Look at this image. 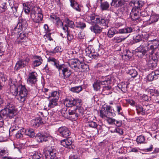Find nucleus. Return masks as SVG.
I'll use <instances>...</instances> for the list:
<instances>
[{
    "mask_svg": "<svg viewBox=\"0 0 159 159\" xmlns=\"http://www.w3.org/2000/svg\"><path fill=\"white\" fill-rule=\"evenodd\" d=\"M32 65L35 67L40 66L43 62V59L39 56L34 55L33 58Z\"/></svg>",
    "mask_w": 159,
    "mask_h": 159,
    "instance_id": "19",
    "label": "nucleus"
},
{
    "mask_svg": "<svg viewBox=\"0 0 159 159\" xmlns=\"http://www.w3.org/2000/svg\"><path fill=\"white\" fill-rule=\"evenodd\" d=\"M114 132L117 133L121 135L123 133L122 129L118 127L115 129L114 130Z\"/></svg>",
    "mask_w": 159,
    "mask_h": 159,
    "instance_id": "60",
    "label": "nucleus"
},
{
    "mask_svg": "<svg viewBox=\"0 0 159 159\" xmlns=\"http://www.w3.org/2000/svg\"><path fill=\"white\" fill-rule=\"evenodd\" d=\"M56 153V151L54 149L51 148H46L44 151L45 159H53Z\"/></svg>",
    "mask_w": 159,
    "mask_h": 159,
    "instance_id": "14",
    "label": "nucleus"
},
{
    "mask_svg": "<svg viewBox=\"0 0 159 159\" xmlns=\"http://www.w3.org/2000/svg\"><path fill=\"white\" fill-rule=\"evenodd\" d=\"M48 61L57 70L59 75L61 78L66 80L71 75V70L69 69L67 64L65 63L60 64L57 59L52 57H50L48 59Z\"/></svg>",
    "mask_w": 159,
    "mask_h": 159,
    "instance_id": "2",
    "label": "nucleus"
},
{
    "mask_svg": "<svg viewBox=\"0 0 159 159\" xmlns=\"http://www.w3.org/2000/svg\"><path fill=\"white\" fill-rule=\"evenodd\" d=\"M128 73L132 77L135 78L138 75L137 71L134 69H130L128 70Z\"/></svg>",
    "mask_w": 159,
    "mask_h": 159,
    "instance_id": "43",
    "label": "nucleus"
},
{
    "mask_svg": "<svg viewBox=\"0 0 159 159\" xmlns=\"http://www.w3.org/2000/svg\"><path fill=\"white\" fill-rule=\"evenodd\" d=\"M143 99L145 101H148L151 100L150 97H149L146 95L143 94L142 96Z\"/></svg>",
    "mask_w": 159,
    "mask_h": 159,
    "instance_id": "61",
    "label": "nucleus"
},
{
    "mask_svg": "<svg viewBox=\"0 0 159 159\" xmlns=\"http://www.w3.org/2000/svg\"><path fill=\"white\" fill-rule=\"evenodd\" d=\"M151 105H152L151 104H142V105L136 104L135 105V107L137 114L144 116L150 113L151 111Z\"/></svg>",
    "mask_w": 159,
    "mask_h": 159,
    "instance_id": "9",
    "label": "nucleus"
},
{
    "mask_svg": "<svg viewBox=\"0 0 159 159\" xmlns=\"http://www.w3.org/2000/svg\"><path fill=\"white\" fill-rule=\"evenodd\" d=\"M55 21L56 22V24L58 27L59 26L61 27V25H63V23L60 20L59 17Z\"/></svg>",
    "mask_w": 159,
    "mask_h": 159,
    "instance_id": "57",
    "label": "nucleus"
},
{
    "mask_svg": "<svg viewBox=\"0 0 159 159\" xmlns=\"http://www.w3.org/2000/svg\"><path fill=\"white\" fill-rule=\"evenodd\" d=\"M43 124V122L41 118L40 117L32 120L31 121V125L34 128H37Z\"/></svg>",
    "mask_w": 159,
    "mask_h": 159,
    "instance_id": "21",
    "label": "nucleus"
},
{
    "mask_svg": "<svg viewBox=\"0 0 159 159\" xmlns=\"http://www.w3.org/2000/svg\"><path fill=\"white\" fill-rule=\"evenodd\" d=\"M18 23L23 28V30H25L28 26L27 21L25 19L19 18L18 20Z\"/></svg>",
    "mask_w": 159,
    "mask_h": 159,
    "instance_id": "31",
    "label": "nucleus"
},
{
    "mask_svg": "<svg viewBox=\"0 0 159 159\" xmlns=\"http://www.w3.org/2000/svg\"><path fill=\"white\" fill-rule=\"evenodd\" d=\"M50 98L53 97V98H56L59 99V93L57 91H54L50 92Z\"/></svg>",
    "mask_w": 159,
    "mask_h": 159,
    "instance_id": "44",
    "label": "nucleus"
},
{
    "mask_svg": "<svg viewBox=\"0 0 159 159\" xmlns=\"http://www.w3.org/2000/svg\"><path fill=\"white\" fill-rule=\"evenodd\" d=\"M99 25L96 24L90 27V29L95 34H98L101 33L102 30V28L99 26Z\"/></svg>",
    "mask_w": 159,
    "mask_h": 159,
    "instance_id": "27",
    "label": "nucleus"
},
{
    "mask_svg": "<svg viewBox=\"0 0 159 159\" xmlns=\"http://www.w3.org/2000/svg\"><path fill=\"white\" fill-rule=\"evenodd\" d=\"M94 117L93 116H89L85 118V121L87 126L90 127L96 128L97 126V124L96 122L93 121Z\"/></svg>",
    "mask_w": 159,
    "mask_h": 159,
    "instance_id": "18",
    "label": "nucleus"
},
{
    "mask_svg": "<svg viewBox=\"0 0 159 159\" xmlns=\"http://www.w3.org/2000/svg\"><path fill=\"white\" fill-rule=\"evenodd\" d=\"M129 84V82H122L118 84L117 87L120 89L123 93H125L128 91Z\"/></svg>",
    "mask_w": 159,
    "mask_h": 159,
    "instance_id": "22",
    "label": "nucleus"
},
{
    "mask_svg": "<svg viewBox=\"0 0 159 159\" xmlns=\"http://www.w3.org/2000/svg\"><path fill=\"white\" fill-rule=\"evenodd\" d=\"M24 133L31 138H33L35 137L34 131L32 129H25Z\"/></svg>",
    "mask_w": 159,
    "mask_h": 159,
    "instance_id": "30",
    "label": "nucleus"
},
{
    "mask_svg": "<svg viewBox=\"0 0 159 159\" xmlns=\"http://www.w3.org/2000/svg\"><path fill=\"white\" fill-rule=\"evenodd\" d=\"M158 42L156 41H154L153 45H151L150 47L149 50L150 51L149 54L152 55L154 52L157 50L158 46Z\"/></svg>",
    "mask_w": 159,
    "mask_h": 159,
    "instance_id": "26",
    "label": "nucleus"
},
{
    "mask_svg": "<svg viewBox=\"0 0 159 159\" xmlns=\"http://www.w3.org/2000/svg\"><path fill=\"white\" fill-rule=\"evenodd\" d=\"M33 159H43V155L39 152L35 153L32 156Z\"/></svg>",
    "mask_w": 159,
    "mask_h": 159,
    "instance_id": "47",
    "label": "nucleus"
},
{
    "mask_svg": "<svg viewBox=\"0 0 159 159\" xmlns=\"http://www.w3.org/2000/svg\"><path fill=\"white\" fill-rule=\"evenodd\" d=\"M26 66L22 60H20L17 61L15 67V69L16 70H18L21 68L24 67Z\"/></svg>",
    "mask_w": 159,
    "mask_h": 159,
    "instance_id": "32",
    "label": "nucleus"
},
{
    "mask_svg": "<svg viewBox=\"0 0 159 159\" xmlns=\"http://www.w3.org/2000/svg\"><path fill=\"white\" fill-rule=\"evenodd\" d=\"M134 39L136 43L139 42L140 41L144 40H143V35L142 34H138L135 37H134Z\"/></svg>",
    "mask_w": 159,
    "mask_h": 159,
    "instance_id": "46",
    "label": "nucleus"
},
{
    "mask_svg": "<svg viewBox=\"0 0 159 159\" xmlns=\"http://www.w3.org/2000/svg\"><path fill=\"white\" fill-rule=\"evenodd\" d=\"M100 7L102 10H108L110 5L107 2H100Z\"/></svg>",
    "mask_w": 159,
    "mask_h": 159,
    "instance_id": "35",
    "label": "nucleus"
},
{
    "mask_svg": "<svg viewBox=\"0 0 159 159\" xmlns=\"http://www.w3.org/2000/svg\"><path fill=\"white\" fill-rule=\"evenodd\" d=\"M66 146L69 145L70 144H72V141L71 140L70 138H66Z\"/></svg>",
    "mask_w": 159,
    "mask_h": 159,
    "instance_id": "64",
    "label": "nucleus"
},
{
    "mask_svg": "<svg viewBox=\"0 0 159 159\" xmlns=\"http://www.w3.org/2000/svg\"><path fill=\"white\" fill-rule=\"evenodd\" d=\"M62 51V49L60 46H57L53 50H50L48 51V53L50 55H52L53 54H56L61 52Z\"/></svg>",
    "mask_w": 159,
    "mask_h": 159,
    "instance_id": "33",
    "label": "nucleus"
},
{
    "mask_svg": "<svg viewBox=\"0 0 159 159\" xmlns=\"http://www.w3.org/2000/svg\"><path fill=\"white\" fill-rule=\"evenodd\" d=\"M71 6L76 11L78 12L81 11L80 5L77 2L74 0H70Z\"/></svg>",
    "mask_w": 159,
    "mask_h": 159,
    "instance_id": "28",
    "label": "nucleus"
},
{
    "mask_svg": "<svg viewBox=\"0 0 159 159\" xmlns=\"http://www.w3.org/2000/svg\"><path fill=\"white\" fill-rule=\"evenodd\" d=\"M154 74L153 72H152L151 73L149 74L147 76L148 80L149 81H152L154 79H157V78L155 77Z\"/></svg>",
    "mask_w": 159,
    "mask_h": 159,
    "instance_id": "49",
    "label": "nucleus"
},
{
    "mask_svg": "<svg viewBox=\"0 0 159 159\" xmlns=\"http://www.w3.org/2000/svg\"><path fill=\"white\" fill-rule=\"evenodd\" d=\"M99 56V55L97 53H95L94 52H93L90 57H91L95 59H97V58Z\"/></svg>",
    "mask_w": 159,
    "mask_h": 159,
    "instance_id": "62",
    "label": "nucleus"
},
{
    "mask_svg": "<svg viewBox=\"0 0 159 159\" xmlns=\"http://www.w3.org/2000/svg\"><path fill=\"white\" fill-rule=\"evenodd\" d=\"M137 1L138 0H131L130 1L129 3V5L133 7V8H135L136 7Z\"/></svg>",
    "mask_w": 159,
    "mask_h": 159,
    "instance_id": "58",
    "label": "nucleus"
},
{
    "mask_svg": "<svg viewBox=\"0 0 159 159\" xmlns=\"http://www.w3.org/2000/svg\"><path fill=\"white\" fill-rule=\"evenodd\" d=\"M41 8L38 7H34L31 9L30 17L32 20L35 23H40L43 20V14Z\"/></svg>",
    "mask_w": 159,
    "mask_h": 159,
    "instance_id": "7",
    "label": "nucleus"
},
{
    "mask_svg": "<svg viewBox=\"0 0 159 159\" xmlns=\"http://www.w3.org/2000/svg\"><path fill=\"white\" fill-rule=\"evenodd\" d=\"M78 70L81 71H85L87 70V69L88 68V65L82 62L80 63L79 67Z\"/></svg>",
    "mask_w": 159,
    "mask_h": 159,
    "instance_id": "34",
    "label": "nucleus"
},
{
    "mask_svg": "<svg viewBox=\"0 0 159 159\" xmlns=\"http://www.w3.org/2000/svg\"><path fill=\"white\" fill-rule=\"evenodd\" d=\"M101 84L108 85L110 84L111 82V78L110 76H102L99 79Z\"/></svg>",
    "mask_w": 159,
    "mask_h": 159,
    "instance_id": "23",
    "label": "nucleus"
},
{
    "mask_svg": "<svg viewBox=\"0 0 159 159\" xmlns=\"http://www.w3.org/2000/svg\"><path fill=\"white\" fill-rule=\"evenodd\" d=\"M85 51L86 56L90 57L93 52V51L91 49V48H90L89 47L85 49Z\"/></svg>",
    "mask_w": 159,
    "mask_h": 159,
    "instance_id": "53",
    "label": "nucleus"
},
{
    "mask_svg": "<svg viewBox=\"0 0 159 159\" xmlns=\"http://www.w3.org/2000/svg\"><path fill=\"white\" fill-rule=\"evenodd\" d=\"M35 138L39 143L47 141L49 138L47 135H45L40 133L37 134Z\"/></svg>",
    "mask_w": 159,
    "mask_h": 159,
    "instance_id": "17",
    "label": "nucleus"
},
{
    "mask_svg": "<svg viewBox=\"0 0 159 159\" xmlns=\"http://www.w3.org/2000/svg\"><path fill=\"white\" fill-rule=\"evenodd\" d=\"M37 76L38 75L37 73L35 71L30 73L28 75L27 81L31 84H34L37 81Z\"/></svg>",
    "mask_w": 159,
    "mask_h": 159,
    "instance_id": "16",
    "label": "nucleus"
},
{
    "mask_svg": "<svg viewBox=\"0 0 159 159\" xmlns=\"http://www.w3.org/2000/svg\"><path fill=\"white\" fill-rule=\"evenodd\" d=\"M66 22L68 26L71 28H73L75 26L74 21L70 20L69 19H67L66 20Z\"/></svg>",
    "mask_w": 159,
    "mask_h": 159,
    "instance_id": "48",
    "label": "nucleus"
},
{
    "mask_svg": "<svg viewBox=\"0 0 159 159\" xmlns=\"http://www.w3.org/2000/svg\"><path fill=\"white\" fill-rule=\"evenodd\" d=\"M58 134L60 136L67 138L70 135L71 133L69 129L66 126H61L58 129Z\"/></svg>",
    "mask_w": 159,
    "mask_h": 159,
    "instance_id": "13",
    "label": "nucleus"
},
{
    "mask_svg": "<svg viewBox=\"0 0 159 159\" xmlns=\"http://www.w3.org/2000/svg\"><path fill=\"white\" fill-rule=\"evenodd\" d=\"M67 39L68 40L70 41L74 38L73 35L70 34L69 32H67Z\"/></svg>",
    "mask_w": 159,
    "mask_h": 159,
    "instance_id": "63",
    "label": "nucleus"
},
{
    "mask_svg": "<svg viewBox=\"0 0 159 159\" xmlns=\"http://www.w3.org/2000/svg\"><path fill=\"white\" fill-rule=\"evenodd\" d=\"M69 159H81L78 153H73L69 157Z\"/></svg>",
    "mask_w": 159,
    "mask_h": 159,
    "instance_id": "50",
    "label": "nucleus"
},
{
    "mask_svg": "<svg viewBox=\"0 0 159 159\" xmlns=\"http://www.w3.org/2000/svg\"><path fill=\"white\" fill-rule=\"evenodd\" d=\"M145 4L144 2L142 0H138L135 8H132L130 13V16L132 21L137 23L142 21L140 17V11L142 9Z\"/></svg>",
    "mask_w": 159,
    "mask_h": 159,
    "instance_id": "6",
    "label": "nucleus"
},
{
    "mask_svg": "<svg viewBox=\"0 0 159 159\" xmlns=\"http://www.w3.org/2000/svg\"><path fill=\"white\" fill-rule=\"evenodd\" d=\"M129 35L125 36L123 35L115 36L111 39V41L116 43H119L124 41Z\"/></svg>",
    "mask_w": 159,
    "mask_h": 159,
    "instance_id": "25",
    "label": "nucleus"
},
{
    "mask_svg": "<svg viewBox=\"0 0 159 159\" xmlns=\"http://www.w3.org/2000/svg\"><path fill=\"white\" fill-rule=\"evenodd\" d=\"M13 30L16 31L17 32H19L21 30H23V27L19 25L18 23L16 26L14 28Z\"/></svg>",
    "mask_w": 159,
    "mask_h": 159,
    "instance_id": "52",
    "label": "nucleus"
},
{
    "mask_svg": "<svg viewBox=\"0 0 159 159\" xmlns=\"http://www.w3.org/2000/svg\"><path fill=\"white\" fill-rule=\"evenodd\" d=\"M82 100L79 98H74L72 97H68L64 100L65 105L68 107H74V110L69 109L68 113L70 117L76 119L80 115H82L83 109L81 107Z\"/></svg>",
    "mask_w": 159,
    "mask_h": 159,
    "instance_id": "1",
    "label": "nucleus"
},
{
    "mask_svg": "<svg viewBox=\"0 0 159 159\" xmlns=\"http://www.w3.org/2000/svg\"><path fill=\"white\" fill-rule=\"evenodd\" d=\"M86 27V24L83 22L80 21L76 23V27L80 28L81 29H83Z\"/></svg>",
    "mask_w": 159,
    "mask_h": 159,
    "instance_id": "45",
    "label": "nucleus"
},
{
    "mask_svg": "<svg viewBox=\"0 0 159 159\" xmlns=\"http://www.w3.org/2000/svg\"><path fill=\"white\" fill-rule=\"evenodd\" d=\"M58 99L56 98H52L49 100L48 104V107L50 108L54 107L58 105Z\"/></svg>",
    "mask_w": 159,
    "mask_h": 159,
    "instance_id": "29",
    "label": "nucleus"
},
{
    "mask_svg": "<svg viewBox=\"0 0 159 159\" xmlns=\"http://www.w3.org/2000/svg\"><path fill=\"white\" fill-rule=\"evenodd\" d=\"M158 19V18L157 16L152 15L150 16L149 20L151 21V23L152 24L157 21Z\"/></svg>",
    "mask_w": 159,
    "mask_h": 159,
    "instance_id": "51",
    "label": "nucleus"
},
{
    "mask_svg": "<svg viewBox=\"0 0 159 159\" xmlns=\"http://www.w3.org/2000/svg\"><path fill=\"white\" fill-rule=\"evenodd\" d=\"M125 1L124 0H112L111 3V6H115L116 7H122L123 8H125Z\"/></svg>",
    "mask_w": 159,
    "mask_h": 159,
    "instance_id": "24",
    "label": "nucleus"
},
{
    "mask_svg": "<svg viewBox=\"0 0 159 159\" xmlns=\"http://www.w3.org/2000/svg\"><path fill=\"white\" fill-rule=\"evenodd\" d=\"M109 21V19L106 17L100 16L97 15L96 19L94 21V23L100 26H107Z\"/></svg>",
    "mask_w": 159,
    "mask_h": 159,
    "instance_id": "12",
    "label": "nucleus"
},
{
    "mask_svg": "<svg viewBox=\"0 0 159 159\" xmlns=\"http://www.w3.org/2000/svg\"><path fill=\"white\" fill-rule=\"evenodd\" d=\"M145 137L144 136L140 135L138 136L136 141L138 144L144 143L145 141Z\"/></svg>",
    "mask_w": 159,
    "mask_h": 159,
    "instance_id": "42",
    "label": "nucleus"
},
{
    "mask_svg": "<svg viewBox=\"0 0 159 159\" xmlns=\"http://www.w3.org/2000/svg\"><path fill=\"white\" fill-rule=\"evenodd\" d=\"M116 110L118 114L122 115L123 112L121 106L119 105H117L116 106Z\"/></svg>",
    "mask_w": 159,
    "mask_h": 159,
    "instance_id": "54",
    "label": "nucleus"
},
{
    "mask_svg": "<svg viewBox=\"0 0 159 159\" xmlns=\"http://www.w3.org/2000/svg\"><path fill=\"white\" fill-rule=\"evenodd\" d=\"M97 15L93 12L90 14H86L85 16V20L89 23H94V20H96Z\"/></svg>",
    "mask_w": 159,
    "mask_h": 159,
    "instance_id": "20",
    "label": "nucleus"
},
{
    "mask_svg": "<svg viewBox=\"0 0 159 159\" xmlns=\"http://www.w3.org/2000/svg\"><path fill=\"white\" fill-rule=\"evenodd\" d=\"M97 66L98 67L101 68L103 71H106L108 70L107 64L104 62L98 63Z\"/></svg>",
    "mask_w": 159,
    "mask_h": 159,
    "instance_id": "37",
    "label": "nucleus"
},
{
    "mask_svg": "<svg viewBox=\"0 0 159 159\" xmlns=\"http://www.w3.org/2000/svg\"><path fill=\"white\" fill-rule=\"evenodd\" d=\"M25 130V129L23 128L18 131L16 134V138L18 139L22 138L23 137V135L24 133Z\"/></svg>",
    "mask_w": 159,
    "mask_h": 159,
    "instance_id": "40",
    "label": "nucleus"
},
{
    "mask_svg": "<svg viewBox=\"0 0 159 159\" xmlns=\"http://www.w3.org/2000/svg\"><path fill=\"white\" fill-rule=\"evenodd\" d=\"M110 117H109L107 118V121L109 124L112 125L114 124L116 121V119Z\"/></svg>",
    "mask_w": 159,
    "mask_h": 159,
    "instance_id": "55",
    "label": "nucleus"
},
{
    "mask_svg": "<svg viewBox=\"0 0 159 159\" xmlns=\"http://www.w3.org/2000/svg\"><path fill=\"white\" fill-rule=\"evenodd\" d=\"M157 62L151 59L148 61V65L150 68L153 69L157 66Z\"/></svg>",
    "mask_w": 159,
    "mask_h": 159,
    "instance_id": "36",
    "label": "nucleus"
},
{
    "mask_svg": "<svg viewBox=\"0 0 159 159\" xmlns=\"http://www.w3.org/2000/svg\"><path fill=\"white\" fill-rule=\"evenodd\" d=\"M68 67H70L75 71L78 72L79 71V70H78V68L80 63L78 60L76 59L71 60L68 62Z\"/></svg>",
    "mask_w": 159,
    "mask_h": 159,
    "instance_id": "15",
    "label": "nucleus"
},
{
    "mask_svg": "<svg viewBox=\"0 0 159 159\" xmlns=\"http://www.w3.org/2000/svg\"><path fill=\"white\" fill-rule=\"evenodd\" d=\"M82 88L81 86H75L71 87L70 88V91L73 92L79 93L82 90Z\"/></svg>",
    "mask_w": 159,
    "mask_h": 159,
    "instance_id": "41",
    "label": "nucleus"
},
{
    "mask_svg": "<svg viewBox=\"0 0 159 159\" xmlns=\"http://www.w3.org/2000/svg\"><path fill=\"white\" fill-rule=\"evenodd\" d=\"M20 41L26 46H30L31 44V41L26 36H24V38L23 39H21Z\"/></svg>",
    "mask_w": 159,
    "mask_h": 159,
    "instance_id": "39",
    "label": "nucleus"
},
{
    "mask_svg": "<svg viewBox=\"0 0 159 159\" xmlns=\"http://www.w3.org/2000/svg\"><path fill=\"white\" fill-rule=\"evenodd\" d=\"M7 1H8L14 15L16 17H18L20 13L18 9L19 4L15 2L13 0H2L0 3V12H4L7 10Z\"/></svg>",
    "mask_w": 159,
    "mask_h": 159,
    "instance_id": "5",
    "label": "nucleus"
},
{
    "mask_svg": "<svg viewBox=\"0 0 159 159\" xmlns=\"http://www.w3.org/2000/svg\"><path fill=\"white\" fill-rule=\"evenodd\" d=\"M51 33H49L48 32H47L44 35V37L45 38V37L48 39V40L50 41L53 40V39L51 37Z\"/></svg>",
    "mask_w": 159,
    "mask_h": 159,
    "instance_id": "59",
    "label": "nucleus"
},
{
    "mask_svg": "<svg viewBox=\"0 0 159 159\" xmlns=\"http://www.w3.org/2000/svg\"><path fill=\"white\" fill-rule=\"evenodd\" d=\"M142 43L139 47L137 48L135 50V52H140L142 53V56L145 55L147 52L149 51V48L148 47V42L143 40Z\"/></svg>",
    "mask_w": 159,
    "mask_h": 159,
    "instance_id": "11",
    "label": "nucleus"
},
{
    "mask_svg": "<svg viewBox=\"0 0 159 159\" xmlns=\"http://www.w3.org/2000/svg\"><path fill=\"white\" fill-rule=\"evenodd\" d=\"M111 107L106 105V107H103L100 111V116L102 118L113 117L116 116L115 113L112 112Z\"/></svg>",
    "mask_w": 159,
    "mask_h": 159,
    "instance_id": "10",
    "label": "nucleus"
},
{
    "mask_svg": "<svg viewBox=\"0 0 159 159\" xmlns=\"http://www.w3.org/2000/svg\"><path fill=\"white\" fill-rule=\"evenodd\" d=\"M16 110L11 100L8 101L4 109L0 111V122L3 123V120H8L14 118L16 115Z\"/></svg>",
    "mask_w": 159,
    "mask_h": 159,
    "instance_id": "4",
    "label": "nucleus"
},
{
    "mask_svg": "<svg viewBox=\"0 0 159 159\" xmlns=\"http://www.w3.org/2000/svg\"><path fill=\"white\" fill-rule=\"evenodd\" d=\"M133 30L134 28L131 27L126 26L117 31L115 28H111L108 30L107 35L108 38H111L118 33L120 34L130 33L133 32Z\"/></svg>",
    "mask_w": 159,
    "mask_h": 159,
    "instance_id": "8",
    "label": "nucleus"
},
{
    "mask_svg": "<svg viewBox=\"0 0 159 159\" xmlns=\"http://www.w3.org/2000/svg\"><path fill=\"white\" fill-rule=\"evenodd\" d=\"M84 57L83 55L82 54H79V56L78 58L77 59H76L78 60V61L80 62V63H82L84 62Z\"/></svg>",
    "mask_w": 159,
    "mask_h": 159,
    "instance_id": "56",
    "label": "nucleus"
},
{
    "mask_svg": "<svg viewBox=\"0 0 159 159\" xmlns=\"http://www.w3.org/2000/svg\"><path fill=\"white\" fill-rule=\"evenodd\" d=\"M17 83H12L10 85V91L13 95L16 96V98L21 103L24 102L28 93V91L24 85H16Z\"/></svg>",
    "mask_w": 159,
    "mask_h": 159,
    "instance_id": "3",
    "label": "nucleus"
},
{
    "mask_svg": "<svg viewBox=\"0 0 159 159\" xmlns=\"http://www.w3.org/2000/svg\"><path fill=\"white\" fill-rule=\"evenodd\" d=\"M101 83L99 80H97L93 84L94 89L96 91L99 90L101 88Z\"/></svg>",
    "mask_w": 159,
    "mask_h": 159,
    "instance_id": "38",
    "label": "nucleus"
}]
</instances>
